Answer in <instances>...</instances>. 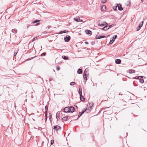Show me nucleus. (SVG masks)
I'll return each instance as SVG.
<instances>
[{"label":"nucleus","mask_w":147,"mask_h":147,"mask_svg":"<svg viewBox=\"0 0 147 147\" xmlns=\"http://www.w3.org/2000/svg\"><path fill=\"white\" fill-rule=\"evenodd\" d=\"M109 36V35H108V36H99V35H96V39H100L102 38H105V37H107L108 36Z\"/></svg>","instance_id":"f257e3e1"},{"label":"nucleus","mask_w":147,"mask_h":147,"mask_svg":"<svg viewBox=\"0 0 147 147\" xmlns=\"http://www.w3.org/2000/svg\"><path fill=\"white\" fill-rule=\"evenodd\" d=\"M63 112L65 113L69 112V107H66L63 110Z\"/></svg>","instance_id":"f03ea898"},{"label":"nucleus","mask_w":147,"mask_h":147,"mask_svg":"<svg viewBox=\"0 0 147 147\" xmlns=\"http://www.w3.org/2000/svg\"><path fill=\"white\" fill-rule=\"evenodd\" d=\"M70 36L67 35L64 38V40L66 42H68L70 39Z\"/></svg>","instance_id":"7ed1b4c3"},{"label":"nucleus","mask_w":147,"mask_h":147,"mask_svg":"<svg viewBox=\"0 0 147 147\" xmlns=\"http://www.w3.org/2000/svg\"><path fill=\"white\" fill-rule=\"evenodd\" d=\"M74 20L77 22H83V21L82 20L80 19V18L78 16L76 17V18H74Z\"/></svg>","instance_id":"20e7f679"},{"label":"nucleus","mask_w":147,"mask_h":147,"mask_svg":"<svg viewBox=\"0 0 147 147\" xmlns=\"http://www.w3.org/2000/svg\"><path fill=\"white\" fill-rule=\"evenodd\" d=\"M61 127L58 125H55L54 126V129L56 130H59Z\"/></svg>","instance_id":"39448f33"},{"label":"nucleus","mask_w":147,"mask_h":147,"mask_svg":"<svg viewBox=\"0 0 147 147\" xmlns=\"http://www.w3.org/2000/svg\"><path fill=\"white\" fill-rule=\"evenodd\" d=\"M117 6L118 7V9L119 10L121 11L123 10V8L122 7L121 4H117Z\"/></svg>","instance_id":"423d86ee"},{"label":"nucleus","mask_w":147,"mask_h":147,"mask_svg":"<svg viewBox=\"0 0 147 147\" xmlns=\"http://www.w3.org/2000/svg\"><path fill=\"white\" fill-rule=\"evenodd\" d=\"M89 107H88V105H87V107L86 109L85 110V111H90L91 110L92 106H90L89 104Z\"/></svg>","instance_id":"0eeeda50"},{"label":"nucleus","mask_w":147,"mask_h":147,"mask_svg":"<svg viewBox=\"0 0 147 147\" xmlns=\"http://www.w3.org/2000/svg\"><path fill=\"white\" fill-rule=\"evenodd\" d=\"M75 110V108L73 107H69V112L72 113Z\"/></svg>","instance_id":"6e6552de"},{"label":"nucleus","mask_w":147,"mask_h":147,"mask_svg":"<svg viewBox=\"0 0 147 147\" xmlns=\"http://www.w3.org/2000/svg\"><path fill=\"white\" fill-rule=\"evenodd\" d=\"M107 24L106 22H104L103 23H99L98 24V25L101 26H103L106 25H107Z\"/></svg>","instance_id":"1a4fd4ad"},{"label":"nucleus","mask_w":147,"mask_h":147,"mask_svg":"<svg viewBox=\"0 0 147 147\" xmlns=\"http://www.w3.org/2000/svg\"><path fill=\"white\" fill-rule=\"evenodd\" d=\"M85 32H86V33L87 34H90V35H91L92 34V33L91 31L90 30H85Z\"/></svg>","instance_id":"9d476101"},{"label":"nucleus","mask_w":147,"mask_h":147,"mask_svg":"<svg viewBox=\"0 0 147 147\" xmlns=\"http://www.w3.org/2000/svg\"><path fill=\"white\" fill-rule=\"evenodd\" d=\"M121 61L120 59H116L115 60V62L116 64H119L121 63Z\"/></svg>","instance_id":"9b49d317"},{"label":"nucleus","mask_w":147,"mask_h":147,"mask_svg":"<svg viewBox=\"0 0 147 147\" xmlns=\"http://www.w3.org/2000/svg\"><path fill=\"white\" fill-rule=\"evenodd\" d=\"M88 69H85L83 73V74L84 75V76H87V74L88 73Z\"/></svg>","instance_id":"f8f14e48"},{"label":"nucleus","mask_w":147,"mask_h":147,"mask_svg":"<svg viewBox=\"0 0 147 147\" xmlns=\"http://www.w3.org/2000/svg\"><path fill=\"white\" fill-rule=\"evenodd\" d=\"M68 32V31L66 30H65L64 31H61L60 32H59L58 33L59 34H61L63 33L67 32Z\"/></svg>","instance_id":"ddd939ff"},{"label":"nucleus","mask_w":147,"mask_h":147,"mask_svg":"<svg viewBox=\"0 0 147 147\" xmlns=\"http://www.w3.org/2000/svg\"><path fill=\"white\" fill-rule=\"evenodd\" d=\"M106 10V7L105 5H102L101 7V10L102 11H105Z\"/></svg>","instance_id":"4468645a"},{"label":"nucleus","mask_w":147,"mask_h":147,"mask_svg":"<svg viewBox=\"0 0 147 147\" xmlns=\"http://www.w3.org/2000/svg\"><path fill=\"white\" fill-rule=\"evenodd\" d=\"M82 72V70L81 69H78L77 71V73L79 74H81Z\"/></svg>","instance_id":"2eb2a0df"},{"label":"nucleus","mask_w":147,"mask_h":147,"mask_svg":"<svg viewBox=\"0 0 147 147\" xmlns=\"http://www.w3.org/2000/svg\"><path fill=\"white\" fill-rule=\"evenodd\" d=\"M67 118L68 117L66 116L65 117L63 118L62 119L63 121H65L67 120Z\"/></svg>","instance_id":"dca6fc26"},{"label":"nucleus","mask_w":147,"mask_h":147,"mask_svg":"<svg viewBox=\"0 0 147 147\" xmlns=\"http://www.w3.org/2000/svg\"><path fill=\"white\" fill-rule=\"evenodd\" d=\"M129 72L130 74H132L135 72V71L134 70L131 69L129 70Z\"/></svg>","instance_id":"f3484780"},{"label":"nucleus","mask_w":147,"mask_h":147,"mask_svg":"<svg viewBox=\"0 0 147 147\" xmlns=\"http://www.w3.org/2000/svg\"><path fill=\"white\" fill-rule=\"evenodd\" d=\"M143 23H144V21H143L142 22V24L139 25V29H138V31L140 29V28H141V27H142V25H143Z\"/></svg>","instance_id":"a211bd4d"},{"label":"nucleus","mask_w":147,"mask_h":147,"mask_svg":"<svg viewBox=\"0 0 147 147\" xmlns=\"http://www.w3.org/2000/svg\"><path fill=\"white\" fill-rule=\"evenodd\" d=\"M12 32L16 34V33L17 32V30L16 29H13L12 30Z\"/></svg>","instance_id":"6ab92c4d"},{"label":"nucleus","mask_w":147,"mask_h":147,"mask_svg":"<svg viewBox=\"0 0 147 147\" xmlns=\"http://www.w3.org/2000/svg\"><path fill=\"white\" fill-rule=\"evenodd\" d=\"M115 40H114V37H113V39L111 40L110 41L109 44H112L113 42Z\"/></svg>","instance_id":"aec40b11"},{"label":"nucleus","mask_w":147,"mask_h":147,"mask_svg":"<svg viewBox=\"0 0 147 147\" xmlns=\"http://www.w3.org/2000/svg\"><path fill=\"white\" fill-rule=\"evenodd\" d=\"M80 99L81 101H84L85 100V98L82 95L80 96Z\"/></svg>","instance_id":"412c9836"},{"label":"nucleus","mask_w":147,"mask_h":147,"mask_svg":"<svg viewBox=\"0 0 147 147\" xmlns=\"http://www.w3.org/2000/svg\"><path fill=\"white\" fill-rule=\"evenodd\" d=\"M140 82L142 83H144V80L140 78Z\"/></svg>","instance_id":"4be33fe9"},{"label":"nucleus","mask_w":147,"mask_h":147,"mask_svg":"<svg viewBox=\"0 0 147 147\" xmlns=\"http://www.w3.org/2000/svg\"><path fill=\"white\" fill-rule=\"evenodd\" d=\"M108 27V26H105L102 28V29L104 30H108L109 29V28H107Z\"/></svg>","instance_id":"5701e85b"},{"label":"nucleus","mask_w":147,"mask_h":147,"mask_svg":"<svg viewBox=\"0 0 147 147\" xmlns=\"http://www.w3.org/2000/svg\"><path fill=\"white\" fill-rule=\"evenodd\" d=\"M47 111H46L45 112V121H46L47 120Z\"/></svg>","instance_id":"b1692460"},{"label":"nucleus","mask_w":147,"mask_h":147,"mask_svg":"<svg viewBox=\"0 0 147 147\" xmlns=\"http://www.w3.org/2000/svg\"><path fill=\"white\" fill-rule=\"evenodd\" d=\"M84 111H83L82 113L80 112L78 116V117H79L80 116H81L84 113Z\"/></svg>","instance_id":"393cba45"},{"label":"nucleus","mask_w":147,"mask_h":147,"mask_svg":"<svg viewBox=\"0 0 147 147\" xmlns=\"http://www.w3.org/2000/svg\"><path fill=\"white\" fill-rule=\"evenodd\" d=\"M62 58L65 59L67 60L68 59V58L64 55H63L62 56Z\"/></svg>","instance_id":"a878e982"},{"label":"nucleus","mask_w":147,"mask_h":147,"mask_svg":"<svg viewBox=\"0 0 147 147\" xmlns=\"http://www.w3.org/2000/svg\"><path fill=\"white\" fill-rule=\"evenodd\" d=\"M75 82H72L70 83V85L71 86L74 85L75 84Z\"/></svg>","instance_id":"bb28decb"},{"label":"nucleus","mask_w":147,"mask_h":147,"mask_svg":"<svg viewBox=\"0 0 147 147\" xmlns=\"http://www.w3.org/2000/svg\"><path fill=\"white\" fill-rule=\"evenodd\" d=\"M37 38H38V37L37 36H36V37H35L34 38H33V39H32V42L34 41L35 40H36Z\"/></svg>","instance_id":"cd10ccee"},{"label":"nucleus","mask_w":147,"mask_h":147,"mask_svg":"<svg viewBox=\"0 0 147 147\" xmlns=\"http://www.w3.org/2000/svg\"><path fill=\"white\" fill-rule=\"evenodd\" d=\"M107 0H101V2L103 3H104L106 2Z\"/></svg>","instance_id":"c85d7f7f"},{"label":"nucleus","mask_w":147,"mask_h":147,"mask_svg":"<svg viewBox=\"0 0 147 147\" xmlns=\"http://www.w3.org/2000/svg\"><path fill=\"white\" fill-rule=\"evenodd\" d=\"M83 77H84V79L85 80H87V78L86 76H84V75L83 74Z\"/></svg>","instance_id":"c756f323"},{"label":"nucleus","mask_w":147,"mask_h":147,"mask_svg":"<svg viewBox=\"0 0 147 147\" xmlns=\"http://www.w3.org/2000/svg\"><path fill=\"white\" fill-rule=\"evenodd\" d=\"M40 21L39 20H35L33 22H32V23L33 24H34V23H35L36 22H39Z\"/></svg>","instance_id":"7c9ffc66"},{"label":"nucleus","mask_w":147,"mask_h":147,"mask_svg":"<svg viewBox=\"0 0 147 147\" xmlns=\"http://www.w3.org/2000/svg\"><path fill=\"white\" fill-rule=\"evenodd\" d=\"M51 145L53 144L54 143V140H51Z\"/></svg>","instance_id":"2f4dec72"},{"label":"nucleus","mask_w":147,"mask_h":147,"mask_svg":"<svg viewBox=\"0 0 147 147\" xmlns=\"http://www.w3.org/2000/svg\"><path fill=\"white\" fill-rule=\"evenodd\" d=\"M82 90H81L79 92V94L80 96H82Z\"/></svg>","instance_id":"473e14b6"},{"label":"nucleus","mask_w":147,"mask_h":147,"mask_svg":"<svg viewBox=\"0 0 147 147\" xmlns=\"http://www.w3.org/2000/svg\"><path fill=\"white\" fill-rule=\"evenodd\" d=\"M56 69L58 71L60 70V67L59 66H57V67Z\"/></svg>","instance_id":"72a5a7b5"},{"label":"nucleus","mask_w":147,"mask_h":147,"mask_svg":"<svg viewBox=\"0 0 147 147\" xmlns=\"http://www.w3.org/2000/svg\"><path fill=\"white\" fill-rule=\"evenodd\" d=\"M46 53H43L41 55V56H45L46 55Z\"/></svg>","instance_id":"f704fd0d"},{"label":"nucleus","mask_w":147,"mask_h":147,"mask_svg":"<svg viewBox=\"0 0 147 147\" xmlns=\"http://www.w3.org/2000/svg\"><path fill=\"white\" fill-rule=\"evenodd\" d=\"M117 6H116L115 7H113V9L114 10H116V8H117Z\"/></svg>","instance_id":"c9c22d12"},{"label":"nucleus","mask_w":147,"mask_h":147,"mask_svg":"<svg viewBox=\"0 0 147 147\" xmlns=\"http://www.w3.org/2000/svg\"><path fill=\"white\" fill-rule=\"evenodd\" d=\"M85 43L86 44H88V42H87V41H86L85 42Z\"/></svg>","instance_id":"e433bc0d"},{"label":"nucleus","mask_w":147,"mask_h":147,"mask_svg":"<svg viewBox=\"0 0 147 147\" xmlns=\"http://www.w3.org/2000/svg\"><path fill=\"white\" fill-rule=\"evenodd\" d=\"M138 79H139L140 80V78H142V77L140 76H138Z\"/></svg>","instance_id":"4c0bfd02"},{"label":"nucleus","mask_w":147,"mask_h":147,"mask_svg":"<svg viewBox=\"0 0 147 147\" xmlns=\"http://www.w3.org/2000/svg\"><path fill=\"white\" fill-rule=\"evenodd\" d=\"M45 109H46V111H47V109H48L47 107L46 106L45 107Z\"/></svg>","instance_id":"58836bf2"},{"label":"nucleus","mask_w":147,"mask_h":147,"mask_svg":"<svg viewBox=\"0 0 147 147\" xmlns=\"http://www.w3.org/2000/svg\"><path fill=\"white\" fill-rule=\"evenodd\" d=\"M117 37V36L116 35H115V38H114V40L115 39V38Z\"/></svg>","instance_id":"ea45409f"},{"label":"nucleus","mask_w":147,"mask_h":147,"mask_svg":"<svg viewBox=\"0 0 147 147\" xmlns=\"http://www.w3.org/2000/svg\"><path fill=\"white\" fill-rule=\"evenodd\" d=\"M138 76H136L135 77V79H138Z\"/></svg>","instance_id":"a19ab883"},{"label":"nucleus","mask_w":147,"mask_h":147,"mask_svg":"<svg viewBox=\"0 0 147 147\" xmlns=\"http://www.w3.org/2000/svg\"><path fill=\"white\" fill-rule=\"evenodd\" d=\"M111 27V25L109 26V28H109H109Z\"/></svg>","instance_id":"79ce46f5"},{"label":"nucleus","mask_w":147,"mask_h":147,"mask_svg":"<svg viewBox=\"0 0 147 147\" xmlns=\"http://www.w3.org/2000/svg\"><path fill=\"white\" fill-rule=\"evenodd\" d=\"M39 23H37V24H36V26H37V25H39Z\"/></svg>","instance_id":"37998d69"},{"label":"nucleus","mask_w":147,"mask_h":147,"mask_svg":"<svg viewBox=\"0 0 147 147\" xmlns=\"http://www.w3.org/2000/svg\"><path fill=\"white\" fill-rule=\"evenodd\" d=\"M56 115H57L56 116H57V115H59V113L58 112L57 113Z\"/></svg>","instance_id":"c03bdc74"},{"label":"nucleus","mask_w":147,"mask_h":147,"mask_svg":"<svg viewBox=\"0 0 147 147\" xmlns=\"http://www.w3.org/2000/svg\"><path fill=\"white\" fill-rule=\"evenodd\" d=\"M81 90H82V89H80V88H79V92Z\"/></svg>","instance_id":"a18cd8bd"},{"label":"nucleus","mask_w":147,"mask_h":147,"mask_svg":"<svg viewBox=\"0 0 147 147\" xmlns=\"http://www.w3.org/2000/svg\"><path fill=\"white\" fill-rule=\"evenodd\" d=\"M138 29H139V27L137 28V30L138 31Z\"/></svg>","instance_id":"49530a36"},{"label":"nucleus","mask_w":147,"mask_h":147,"mask_svg":"<svg viewBox=\"0 0 147 147\" xmlns=\"http://www.w3.org/2000/svg\"><path fill=\"white\" fill-rule=\"evenodd\" d=\"M50 117H49V118H51V116H50Z\"/></svg>","instance_id":"de8ad7c7"},{"label":"nucleus","mask_w":147,"mask_h":147,"mask_svg":"<svg viewBox=\"0 0 147 147\" xmlns=\"http://www.w3.org/2000/svg\"><path fill=\"white\" fill-rule=\"evenodd\" d=\"M142 0V1H143V0Z\"/></svg>","instance_id":"09e8293b"}]
</instances>
